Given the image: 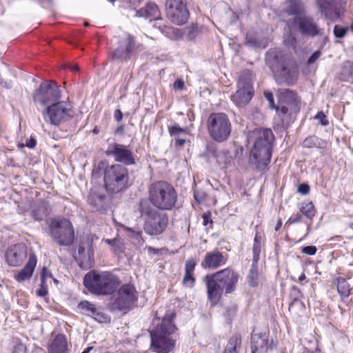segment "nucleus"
Masks as SVG:
<instances>
[{
  "label": "nucleus",
  "instance_id": "obj_36",
  "mask_svg": "<svg viewBox=\"0 0 353 353\" xmlns=\"http://www.w3.org/2000/svg\"><path fill=\"white\" fill-rule=\"evenodd\" d=\"M337 291L342 297H347L350 292L348 282L343 278L337 279Z\"/></svg>",
  "mask_w": 353,
  "mask_h": 353
},
{
  "label": "nucleus",
  "instance_id": "obj_47",
  "mask_svg": "<svg viewBox=\"0 0 353 353\" xmlns=\"http://www.w3.org/2000/svg\"><path fill=\"white\" fill-rule=\"evenodd\" d=\"M236 310H237L236 305H232V306H230V307H227L225 308V317L228 319L231 320L232 318L235 314Z\"/></svg>",
  "mask_w": 353,
  "mask_h": 353
},
{
  "label": "nucleus",
  "instance_id": "obj_42",
  "mask_svg": "<svg viewBox=\"0 0 353 353\" xmlns=\"http://www.w3.org/2000/svg\"><path fill=\"white\" fill-rule=\"evenodd\" d=\"M262 250V245L261 244H254L253 248H252V252H253V262L252 264L257 265V263L260 259V254Z\"/></svg>",
  "mask_w": 353,
  "mask_h": 353
},
{
  "label": "nucleus",
  "instance_id": "obj_64",
  "mask_svg": "<svg viewBox=\"0 0 353 353\" xmlns=\"http://www.w3.org/2000/svg\"><path fill=\"white\" fill-rule=\"evenodd\" d=\"M185 139H179V138H176L175 139V142H176V145H180V146H182L184 145L185 143Z\"/></svg>",
  "mask_w": 353,
  "mask_h": 353
},
{
  "label": "nucleus",
  "instance_id": "obj_20",
  "mask_svg": "<svg viewBox=\"0 0 353 353\" xmlns=\"http://www.w3.org/2000/svg\"><path fill=\"white\" fill-rule=\"evenodd\" d=\"M216 279L219 281L226 294L231 293L235 289L238 281V274L230 268H225L215 272Z\"/></svg>",
  "mask_w": 353,
  "mask_h": 353
},
{
  "label": "nucleus",
  "instance_id": "obj_13",
  "mask_svg": "<svg viewBox=\"0 0 353 353\" xmlns=\"http://www.w3.org/2000/svg\"><path fill=\"white\" fill-rule=\"evenodd\" d=\"M70 104L64 102H54L42 112L46 121L53 125H59L61 121L70 117Z\"/></svg>",
  "mask_w": 353,
  "mask_h": 353
},
{
  "label": "nucleus",
  "instance_id": "obj_19",
  "mask_svg": "<svg viewBox=\"0 0 353 353\" xmlns=\"http://www.w3.org/2000/svg\"><path fill=\"white\" fill-rule=\"evenodd\" d=\"M27 252L24 244H12L6 251L5 257L10 266L20 265L26 257Z\"/></svg>",
  "mask_w": 353,
  "mask_h": 353
},
{
  "label": "nucleus",
  "instance_id": "obj_10",
  "mask_svg": "<svg viewBox=\"0 0 353 353\" xmlns=\"http://www.w3.org/2000/svg\"><path fill=\"white\" fill-rule=\"evenodd\" d=\"M61 98L59 87L53 81L42 82L32 94L34 103L45 106L53 103Z\"/></svg>",
  "mask_w": 353,
  "mask_h": 353
},
{
  "label": "nucleus",
  "instance_id": "obj_34",
  "mask_svg": "<svg viewBox=\"0 0 353 353\" xmlns=\"http://www.w3.org/2000/svg\"><path fill=\"white\" fill-rule=\"evenodd\" d=\"M341 78L343 81L353 83V62L347 61L343 64Z\"/></svg>",
  "mask_w": 353,
  "mask_h": 353
},
{
  "label": "nucleus",
  "instance_id": "obj_21",
  "mask_svg": "<svg viewBox=\"0 0 353 353\" xmlns=\"http://www.w3.org/2000/svg\"><path fill=\"white\" fill-rule=\"evenodd\" d=\"M134 40L131 36H128L123 40L119 46L113 52L112 57L115 59L127 60L131 57L134 48Z\"/></svg>",
  "mask_w": 353,
  "mask_h": 353
},
{
  "label": "nucleus",
  "instance_id": "obj_39",
  "mask_svg": "<svg viewBox=\"0 0 353 353\" xmlns=\"http://www.w3.org/2000/svg\"><path fill=\"white\" fill-rule=\"evenodd\" d=\"M301 212L307 218L312 219L315 214L314 205L312 202H307L302 205Z\"/></svg>",
  "mask_w": 353,
  "mask_h": 353
},
{
  "label": "nucleus",
  "instance_id": "obj_57",
  "mask_svg": "<svg viewBox=\"0 0 353 353\" xmlns=\"http://www.w3.org/2000/svg\"><path fill=\"white\" fill-rule=\"evenodd\" d=\"M48 278H52V274L51 273V272L49 270L47 269V268L44 267L42 269L41 280L46 281V279H48Z\"/></svg>",
  "mask_w": 353,
  "mask_h": 353
},
{
  "label": "nucleus",
  "instance_id": "obj_33",
  "mask_svg": "<svg viewBox=\"0 0 353 353\" xmlns=\"http://www.w3.org/2000/svg\"><path fill=\"white\" fill-rule=\"evenodd\" d=\"M302 145L306 148H324L326 146V142L316 136H310L303 141Z\"/></svg>",
  "mask_w": 353,
  "mask_h": 353
},
{
  "label": "nucleus",
  "instance_id": "obj_25",
  "mask_svg": "<svg viewBox=\"0 0 353 353\" xmlns=\"http://www.w3.org/2000/svg\"><path fill=\"white\" fill-rule=\"evenodd\" d=\"M88 201L92 209L97 211H105L108 207V199L104 194H91Z\"/></svg>",
  "mask_w": 353,
  "mask_h": 353
},
{
  "label": "nucleus",
  "instance_id": "obj_15",
  "mask_svg": "<svg viewBox=\"0 0 353 353\" xmlns=\"http://www.w3.org/2000/svg\"><path fill=\"white\" fill-rule=\"evenodd\" d=\"M203 281L206 285L208 299L212 305H215L220 300L223 291L225 290L222 285L216 279V274H207Z\"/></svg>",
  "mask_w": 353,
  "mask_h": 353
},
{
  "label": "nucleus",
  "instance_id": "obj_3",
  "mask_svg": "<svg viewBox=\"0 0 353 353\" xmlns=\"http://www.w3.org/2000/svg\"><path fill=\"white\" fill-rule=\"evenodd\" d=\"M252 134L255 141L251 150V159L254 160L259 170H263L270 163L274 137L270 129H256Z\"/></svg>",
  "mask_w": 353,
  "mask_h": 353
},
{
  "label": "nucleus",
  "instance_id": "obj_51",
  "mask_svg": "<svg viewBox=\"0 0 353 353\" xmlns=\"http://www.w3.org/2000/svg\"><path fill=\"white\" fill-rule=\"evenodd\" d=\"M111 250L116 254H120L123 252V244H110Z\"/></svg>",
  "mask_w": 353,
  "mask_h": 353
},
{
  "label": "nucleus",
  "instance_id": "obj_22",
  "mask_svg": "<svg viewBox=\"0 0 353 353\" xmlns=\"http://www.w3.org/2000/svg\"><path fill=\"white\" fill-rule=\"evenodd\" d=\"M271 348L268 345V336L265 333H253L251 336L252 353H267Z\"/></svg>",
  "mask_w": 353,
  "mask_h": 353
},
{
  "label": "nucleus",
  "instance_id": "obj_31",
  "mask_svg": "<svg viewBox=\"0 0 353 353\" xmlns=\"http://www.w3.org/2000/svg\"><path fill=\"white\" fill-rule=\"evenodd\" d=\"M245 44L250 48H265L268 45V39L260 37L257 34L249 33L246 35Z\"/></svg>",
  "mask_w": 353,
  "mask_h": 353
},
{
  "label": "nucleus",
  "instance_id": "obj_6",
  "mask_svg": "<svg viewBox=\"0 0 353 353\" xmlns=\"http://www.w3.org/2000/svg\"><path fill=\"white\" fill-rule=\"evenodd\" d=\"M139 210L141 215L145 218L144 230L150 235H157L161 233L168 224V216L153 208L145 199L139 201Z\"/></svg>",
  "mask_w": 353,
  "mask_h": 353
},
{
  "label": "nucleus",
  "instance_id": "obj_35",
  "mask_svg": "<svg viewBox=\"0 0 353 353\" xmlns=\"http://www.w3.org/2000/svg\"><path fill=\"white\" fill-rule=\"evenodd\" d=\"M335 0H317L318 6L322 14L328 15L332 13L335 6Z\"/></svg>",
  "mask_w": 353,
  "mask_h": 353
},
{
  "label": "nucleus",
  "instance_id": "obj_26",
  "mask_svg": "<svg viewBox=\"0 0 353 353\" xmlns=\"http://www.w3.org/2000/svg\"><path fill=\"white\" fill-rule=\"evenodd\" d=\"M223 353H246L240 335L234 334L230 339Z\"/></svg>",
  "mask_w": 353,
  "mask_h": 353
},
{
  "label": "nucleus",
  "instance_id": "obj_59",
  "mask_svg": "<svg viewBox=\"0 0 353 353\" xmlns=\"http://www.w3.org/2000/svg\"><path fill=\"white\" fill-rule=\"evenodd\" d=\"M264 95H265V97L266 98V99L269 102L270 107L271 108H272V109L275 108L276 106L274 105V97H273L272 93H271V92H265Z\"/></svg>",
  "mask_w": 353,
  "mask_h": 353
},
{
  "label": "nucleus",
  "instance_id": "obj_44",
  "mask_svg": "<svg viewBox=\"0 0 353 353\" xmlns=\"http://www.w3.org/2000/svg\"><path fill=\"white\" fill-rule=\"evenodd\" d=\"M183 282V284L187 287H193L195 282V279L193 276V273L185 272Z\"/></svg>",
  "mask_w": 353,
  "mask_h": 353
},
{
  "label": "nucleus",
  "instance_id": "obj_40",
  "mask_svg": "<svg viewBox=\"0 0 353 353\" xmlns=\"http://www.w3.org/2000/svg\"><path fill=\"white\" fill-rule=\"evenodd\" d=\"M248 278H249V283L251 286L255 287L257 285V284H258L257 265L252 264Z\"/></svg>",
  "mask_w": 353,
  "mask_h": 353
},
{
  "label": "nucleus",
  "instance_id": "obj_58",
  "mask_svg": "<svg viewBox=\"0 0 353 353\" xmlns=\"http://www.w3.org/2000/svg\"><path fill=\"white\" fill-rule=\"evenodd\" d=\"M275 108L277 110L278 114L283 117H284L288 113L289 111L288 108L285 105L277 106Z\"/></svg>",
  "mask_w": 353,
  "mask_h": 353
},
{
  "label": "nucleus",
  "instance_id": "obj_32",
  "mask_svg": "<svg viewBox=\"0 0 353 353\" xmlns=\"http://www.w3.org/2000/svg\"><path fill=\"white\" fill-rule=\"evenodd\" d=\"M286 4L285 11L289 15H298L303 11L304 6L300 0H288Z\"/></svg>",
  "mask_w": 353,
  "mask_h": 353
},
{
  "label": "nucleus",
  "instance_id": "obj_37",
  "mask_svg": "<svg viewBox=\"0 0 353 353\" xmlns=\"http://www.w3.org/2000/svg\"><path fill=\"white\" fill-rule=\"evenodd\" d=\"M123 232L125 234L127 241L130 242H138L143 240L142 237L141 232L134 230L132 228H125L123 229Z\"/></svg>",
  "mask_w": 353,
  "mask_h": 353
},
{
  "label": "nucleus",
  "instance_id": "obj_11",
  "mask_svg": "<svg viewBox=\"0 0 353 353\" xmlns=\"http://www.w3.org/2000/svg\"><path fill=\"white\" fill-rule=\"evenodd\" d=\"M50 232L58 243H72L74 232L70 221L64 218H57L51 221Z\"/></svg>",
  "mask_w": 353,
  "mask_h": 353
},
{
  "label": "nucleus",
  "instance_id": "obj_48",
  "mask_svg": "<svg viewBox=\"0 0 353 353\" xmlns=\"http://www.w3.org/2000/svg\"><path fill=\"white\" fill-rule=\"evenodd\" d=\"M148 250L150 254L161 255V256L167 254V252L168 251V249H166V248L155 249V248H152V247H148Z\"/></svg>",
  "mask_w": 353,
  "mask_h": 353
},
{
  "label": "nucleus",
  "instance_id": "obj_29",
  "mask_svg": "<svg viewBox=\"0 0 353 353\" xmlns=\"http://www.w3.org/2000/svg\"><path fill=\"white\" fill-rule=\"evenodd\" d=\"M49 353H68L67 341L64 335L58 334L52 341Z\"/></svg>",
  "mask_w": 353,
  "mask_h": 353
},
{
  "label": "nucleus",
  "instance_id": "obj_55",
  "mask_svg": "<svg viewBox=\"0 0 353 353\" xmlns=\"http://www.w3.org/2000/svg\"><path fill=\"white\" fill-rule=\"evenodd\" d=\"M301 219V214H296L293 216H291L289 218V219L287 221V222L285 224V227H288L290 225L300 221Z\"/></svg>",
  "mask_w": 353,
  "mask_h": 353
},
{
  "label": "nucleus",
  "instance_id": "obj_8",
  "mask_svg": "<svg viewBox=\"0 0 353 353\" xmlns=\"http://www.w3.org/2000/svg\"><path fill=\"white\" fill-rule=\"evenodd\" d=\"M207 128L210 137L216 142L226 141L232 130L231 122L223 112L210 114L207 120Z\"/></svg>",
  "mask_w": 353,
  "mask_h": 353
},
{
  "label": "nucleus",
  "instance_id": "obj_14",
  "mask_svg": "<svg viewBox=\"0 0 353 353\" xmlns=\"http://www.w3.org/2000/svg\"><path fill=\"white\" fill-rule=\"evenodd\" d=\"M72 255L82 269H90L94 263V248L92 244H76Z\"/></svg>",
  "mask_w": 353,
  "mask_h": 353
},
{
  "label": "nucleus",
  "instance_id": "obj_27",
  "mask_svg": "<svg viewBox=\"0 0 353 353\" xmlns=\"http://www.w3.org/2000/svg\"><path fill=\"white\" fill-rule=\"evenodd\" d=\"M50 207L47 203L41 201L35 203L31 210V216L37 221H41L50 214Z\"/></svg>",
  "mask_w": 353,
  "mask_h": 353
},
{
  "label": "nucleus",
  "instance_id": "obj_43",
  "mask_svg": "<svg viewBox=\"0 0 353 353\" xmlns=\"http://www.w3.org/2000/svg\"><path fill=\"white\" fill-rule=\"evenodd\" d=\"M168 132L170 136H177L183 133H185V129L181 128L179 124L175 123L174 125L168 127Z\"/></svg>",
  "mask_w": 353,
  "mask_h": 353
},
{
  "label": "nucleus",
  "instance_id": "obj_30",
  "mask_svg": "<svg viewBox=\"0 0 353 353\" xmlns=\"http://www.w3.org/2000/svg\"><path fill=\"white\" fill-rule=\"evenodd\" d=\"M78 307L85 310L88 315L92 316L99 322H103L105 319V317L97 310L94 305L88 301H81L78 305Z\"/></svg>",
  "mask_w": 353,
  "mask_h": 353
},
{
  "label": "nucleus",
  "instance_id": "obj_38",
  "mask_svg": "<svg viewBox=\"0 0 353 353\" xmlns=\"http://www.w3.org/2000/svg\"><path fill=\"white\" fill-rule=\"evenodd\" d=\"M281 99L288 104H293L295 106L298 104L296 94L290 90H285L281 95Z\"/></svg>",
  "mask_w": 353,
  "mask_h": 353
},
{
  "label": "nucleus",
  "instance_id": "obj_62",
  "mask_svg": "<svg viewBox=\"0 0 353 353\" xmlns=\"http://www.w3.org/2000/svg\"><path fill=\"white\" fill-rule=\"evenodd\" d=\"M36 143V140L34 139L31 138L26 142V145L29 148H33L34 147H35Z\"/></svg>",
  "mask_w": 353,
  "mask_h": 353
},
{
  "label": "nucleus",
  "instance_id": "obj_2",
  "mask_svg": "<svg viewBox=\"0 0 353 353\" xmlns=\"http://www.w3.org/2000/svg\"><path fill=\"white\" fill-rule=\"evenodd\" d=\"M174 314H166L160 325L150 331L151 349L156 353H169L175 346L176 330L172 322Z\"/></svg>",
  "mask_w": 353,
  "mask_h": 353
},
{
  "label": "nucleus",
  "instance_id": "obj_45",
  "mask_svg": "<svg viewBox=\"0 0 353 353\" xmlns=\"http://www.w3.org/2000/svg\"><path fill=\"white\" fill-rule=\"evenodd\" d=\"M207 194L205 191L202 190H195L194 192V199L199 203H202L206 198Z\"/></svg>",
  "mask_w": 353,
  "mask_h": 353
},
{
  "label": "nucleus",
  "instance_id": "obj_24",
  "mask_svg": "<svg viewBox=\"0 0 353 353\" xmlns=\"http://www.w3.org/2000/svg\"><path fill=\"white\" fill-rule=\"evenodd\" d=\"M225 258L221 252L214 251L207 253L204 260L201 263V266L203 268L215 269L225 264Z\"/></svg>",
  "mask_w": 353,
  "mask_h": 353
},
{
  "label": "nucleus",
  "instance_id": "obj_46",
  "mask_svg": "<svg viewBox=\"0 0 353 353\" xmlns=\"http://www.w3.org/2000/svg\"><path fill=\"white\" fill-rule=\"evenodd\" d=\"M196 262L194 259H190L187 260L185 265V272L193 273Z\"/></svg>",
  "mask_w": 353,
  "mask_h": 353
},
{
  "label": "nucleus",
  "instance_id": "obj_5",
  "mask_svg": "<svg viewBox=\"0 0 353 353\" xmlns=\"http://www.w3.org/2000/svg\"><path fill=\"white\" fill-rule=\"evenodd\" d=\"M83 284L92 293L105 295L112 294L116 290L119 281L116 276L108 272L97 274L90 272L85 274Z\"/></svg>",
  "mask_w": 353,
  "mask_h": 353
},
{
  "label": "nucleus",
  "instance_id": "obj_28",
  "mask_svg": "<svg viewBox=\"0 0 353 353\" xmlns=\"http://www.w3.org/2000/svg\"><path fill=\"white\" fill-rule=\"evenodd\" d=\"M137 14L139 17L152 18L154 20L161 19L159 9L157 5L154 3H149L145 7L139 10Z\"/></svg>",
  "mask_w": 353,
  "mask_h": 353
},
{
  "label": "nucleus",
  "instance_id": "obj_54",
  "mask_svg": "<svg viewBox=\"0 0 353 353\" xmlns=\"http://www.w3.org/2000/svg\"><path fill=\"white\" fill-rule=\"evenodd\" d=\"M298 192L302 195L307 194L310 192V187L305 183L300 184L298 187Z\"/></svg>",
  "mask_w": 353,
  "mask_h": 353
},
{
  "label": "nucleus",
  "instance_id": "obj_49",
  "mask_svg": "<svg viewBox=\"0 0 353 353\" xmlns=\"http://www.w3.org/2000/svg\"><path fill=\"white\" fill-rule=\"evenodd\" d=\"M314 119L319 120L320 123L324 126L327 125L329 123L327 119H326V116L322 111L319 112L314 117Z\"/></svg>",
  "mask_w": 353,
  "mask_h": 353
},
{
  "label": "nucleus",
  "instance_id": "obj_16",
  "mask_svg": "<svg viewBox=\"0 0 353 353\" xmlns=\"http://www.w3.org/2000/svg\"><path fill=\"white\" fill-rule=\"evenodd\" d=\"M108 156H113L115 161L130 165L135 163L134 159L130 150L121 144L110 145L105 152Z\"/></svg>",
  "mask_w": 353,
  "mask_h": 353
},
{
  "label": "nucleus",
  "instance_id": "obj_9",
  "mask_svg": "<svg viewBox=\"0 0 353 353\" xmlns=\"http://www.w3.org/2000/svg\"><path fill=\"white\" fill-rule=\"evenodd\" d=\"M253 75L251 71H243L238 80L237 90L231 95V100L239 108L248 105L254 95Z\"/></svg>",
  "mask_w": 353,
  "mask_h": 353
},
{
  "label": "nucleus",
  "instance_id": "obj_23",
  "mask_svg": "<svg viewBox=\"0 0 353 353\" xmlns=\"http://www.w3.org/2000/svg\"><path fill=\"white\" fill-rule=\"evenodd\" d=\"M37 262V256L34 253H30L29 259L24 268L14 274V279L19 283L30 279Z\"/></svg>",
  "mask_w": 353,
  "mask_h": 353
},
{
  "label": "nucleus",
  "instance_id": "obj_50",
  "mask_svg": "<svg viewBox=\"0 0 353 353\" xmlns=\"http://www.w3.org/2000/svg\"><path fill=\"white\" fill-rule=\"evenodd\" d=\"M48 294V286L45 281H41V288L37 291V294L39 296H44Z\"/></svg>",
  "mask_w": 353,
  "mask_h": 353
},
{
  "label": "nucleus",
  "instance_id": "obj_18",
  "mask_svg": "<svg viewBox=\"0 0 353 353\" xmlns=\"http://www.w3.org/2000/svg\"><path fill=\"white\" fill-rule=\"evenodd\" d=\"M137 292L133 285L126 284L119 290L116 303L120 310L129 308L137 300Z\"/></svg>",
  "mask_w": 353,
  "mask_h": 353
},
{
  "label": "nucleus",
  "instance_id": "obj_4",
  "mask_svg": "<svg viewBox=\"0 0 353 353\" xmlns=\"http://www.w3.org/2000/svg\"><path fill=\"white\" fill-rule=\"evenodd\" d=\"M149 199L155 208L170 210L175 206L177 194L174 188L167 182L158 181L150 185Z\"/></svg>",
  "mask_w": 353,
  "mask_h": 353
},
{
  "label": "nucleus",
  "instance_id": "obj_7",
  "mask_svg": "<svg viewBox=\"0 0 353 353\" xmlns=\"http://www.w3.org/2000/svg\"><path fill=\"white\" fill-rule=\"evenodd\" d=\"M128 169L123 165L114 164L108 166L104 172V185L110 193H118L128 187Z\"/></svg>",
  "mask_w": 353,
  "mask_h": 353
},
{
  "label": "nucleus",
  "instance_id": "obj_56",
  "mask_svg": "<svg viewBox=\"0 0 353 353\" xmlns=\"http://www.w3.org/2000/svg\"><path fill=\"white\" fill-rule=\"evenodd\" d=\"M321 52L320 50H317L314 52L308 59L307 64L311 65L314 63L321 56Z\"/></svg>",
  "mask_w": 353,
  "mask_h": 353
},
{
  "label": "nucleus",
  "instance_id": "obj_63",
  "mask_svg": "<svg viewBox=\"0 0 353 353\" xmlns=\"http://www.w3.org/2000/svg\"><path fill=\"white\" fill-rule=\"evenodd\" d=\"M123 114L120 110L117 109L114 112V119L117 121H120L122 119Z\"/></svg>",
  "mask_w": 353,
  "mask_h": 353
},
{
  "label": "nucleus",
  "instance_id": "obj_53",
  "mask_svg": "<svg viewBox=\"0 0 353 353\" xmlns=\"http://www.w3.org/2000/svg\"><path fill=\"white\" fill-rule=\"evenodd\" d=\"M316 252V248L313 245L302 248V252L307 255H314Z\"/></svg>",
  "mask_w": 353,
  "mask_h": 353
},
{
  "label": "nucleus",
  "instance_id": "obj_52",
  "mask_svg": "<svg viewBox=\"0 0 353 353\" xmlns=\"http://www.w3.org/2000/svg\"><path fill=\"white\" fill-rule=\"evenodd\" d=\"M290 294L293 297V302L296 301L301 296V291L294 285L291 288Z\"/></svg>",
  "mask_w": 353,
  "mask_h": 353
},
{
  "label": "nucleus",
  "instance_id": "obj_61",
  "mask_svg": "<svg viewBox=\"0 0 353 353\" xmlns=\"http://www.w3.org/2000/svg\"><path fill=\"white\" fill-rule=\"evenodd\" d=\"M0 85H1L3 87L8 88V89L11 88L12 86V83L10 81H3V79H0Z\"/></svg>",
  "mask_w": 353,
  "mask_h": 353
},
{
  "label": "nucleus",
  "instance_id": "obj_12",
  "mask_svg": "<svg viewBox=\"0 0 353 353\" xmlns=\"http://www.w3.org/2000/svg\"><path fill=\"white\" fill-rule=\"evenodd\" d=\"M165 12L168 19L178 26L185 24L190 17L187 5L183 0H167Z\"/></svg>",
  "mask_w": 353,
  "mask_h": 353
},
{
  "label": "nucleus",
  "instance_id": "obj_1",
  "mask_svg": "<svg viewBox=\"0 0 353 353\" xmlns=\"http://www.w3.org/2000/svg\"><path fill=\"white\" fill-rule=\"evenodd\" d=\"M266 63L279 83L293 84L298 77V69L292 63L290 56L281 51H269Z\"/></svg>",
  "mask_w": 353,
  "mask_h": 353
},
{
  "label": "nucleus",
  "instance_id": "obj_41",
  "mask_svg": "<svg viewBox=\"0 0 353 353\" xmlns=\"http://www.w3.org/2000/svg\"><path fill=\"white\" fill-rule=\"evenodd\" d=\"M347 30L348 28L347 27H343L339 25H336L334 27L333 32L336 38L341 39L345 36Z\"/></svg>",
  "mask_w": 353,
  "mask_h": 353
},
{
  "label": "nucleus",
  "instance_id": "obj_17",
  "mask_svg": "<svg viewBox=\"0 0 353 353\" xmlns=\"http://www.w3.org/2000/svg\"><path fill=\"white\" fill-rule=\"evenodd\" d=\"M294 23L300 33L304 36L314 37L320 33V29L314 19L306 15L296 16Z\"/></svg>",
  "mask_w": 353,
  "mask_h": 353
},
{
  "label": "nucleus",
  "instance_id": "obj_60",
  "mask_svg": "<svg viewBox=\"0 0 353 353\" xmlns=\"http://www.w3.org/2000/svg\"><path fill=\"white\" fill-rule=\"evenodd\" d=\"M184 86V82L181 79H177L174 83L173 87L175 90H182Z\"/></svg>",
  "mask_w": 353,
  "mask_h": 353
}]
</instances>
